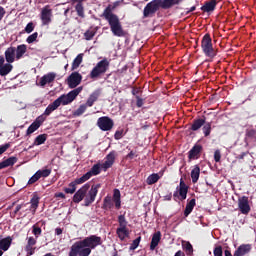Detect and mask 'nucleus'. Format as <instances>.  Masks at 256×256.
Listing matches in <instances>:
<instances>
[{
    "label": "nucleus",
    "mask_w": 256,
    "mask_h": 256,
    "mask_svg": "<svg viewBox=\"0 0 256 256\" xmlns=\"http://www.w3.org/2000/svg\"><path fill=\"white\" fill-rule=\"evenodd\" d=\"M99 245H103L100 236L90 235L83 240L76 241L71 247L68 256H89L92 249H97Z\"/></svg>",
    "instance_id": "1"
},
{
    "label": "nucleus",
    "mask_w": 256,
    "mask_h": 256,
    "mask_svg": "<svg viewBox=\"0 0 256 256\" xmlns=\"http://www.w3.org/2000/svg\"><path fill=\"white\" fill-rule=\"evenodd\" d=\"M115 11V8L113 7V4H109L101 14V17H103L109 27L112 35L114 37H125L127 35V32L123 29V24H121V20L119 19V16L117 14L113 13Z\"/></svg>",
    "instance_id": "2"
},
{
    "label": "nucleus",
    "mask_w": 256,
    "mask_h": 256,
    "mask_svg": "<svg viewBox=\"0 0 256 256\" xmlns=\"http://www.w3.org/2000/svg\"><path fill=\"white\" fill-rule=\"evenodd\" d=\"M181 2H183V0H152L144 7L143 18L147 19V17H155V14L160 9H171V7L179 5Z\"/></svg>",
    "instance_id": "3"
},
{
    "label": "nucleus",
    "mask_w": 256,
    "mask_h": 256,
    "mask_svg": "<svg viewBox=\"0 0 256 256\" xmlns=\"http://www.w3.org/2000/svg\"><path fill=\"white\" fill-rule=\"evenodd\" d=\"M114 205L115 209H121V191H119V189H114L112 197L107 195L103 199L102 209L104 211H110V209H113Z\"/></svg>",
    "instance_id": "4"
},
{
    "label": "nucleus",
    "mask_w": 256,
    "mask_h": 256,
    "mask_svg": "<svg viewBox=\"0 0 256 256\" xmlns=\"http://www.w3.org/2000/svg\"><path fill=\"white\" fill-rule=\"evenodd\" d=\"M201 49L205 57L209 59H215L217 57V50L213 47V39H211V34L206 33L201 40Z\"/></svg>",
    "instance_id": "5"
},
{
    "label": "nucleus",
    "mask_w": 256,
    "mask_h": 256,
    "mask_svg": "<svg viewBox=\"0 0 256 256\" xmlns=\"http://www.w3.org/2000/svg\"><path fill=\"white\" fill-rule=\"evenodd\" d=\"M109 60L107 58L102 59L99 61L96 66L90 72V79H99L102 75H105L107 71H109Z\"/></svg>",
    "instance_id": "6"
},
{
    "label": "nucleus",
    "mask_w": 256,
    "mask_h": 256,
    "mask_svg": "<svg viewBox=\"0 0 256 256\" xmlns=\"http://www.w3.org/2000/svg\"><path fill=\"white\" fill-rule=\"evenodd\" d=\"M83 91V86L75 88L74 90L70 91L68 94H63L56 99L57 104L61 107V105H69V103H73L79 93Z\"/></svg>",
    "instance_id": "7"
},
{
    "label": "nucleus",
    "mask_w": 256,
    "mask_h": 256,
    "mask_svg": "<svg viewBox=\"0 0 256 256\" xmlns=\"http://www.w3.org/2000/svg\"><path fill=\"white\" fill-rule=\"evenodd\" d=\"M99 189H101V184H93L91 188L88 189L84 197V207H90L93 205V203H95Z\"/></svg>",
    "instance_id": "8"
},
{
    "label": "nucleus",
    "mask_w": 256,
    "mask_h": 256,
    "mask_svg": "<svg viewBox=\"0 0 256 256\" xmlns=\"http://www.w3.org/2000/svg\"><path fill=\"white\" fill-rule=\"evenodd\" d=\"M119 227L116 229V234L118 235L120 241H125L129 237V229L127 228V219L125 215L118 216Z\"/></svg>",
    "instance_id": "9"
},
{
    "label": "nucleus",
    "mask_w": 256,
    "mask_h": 256,
    "mask_svg": "<svg viewBox=\"0 0 256 256\" xmlns=\"http://www.w3.org/2000/svg\"><path fill=\"white\" fill-rule=\"evenodd\" d=\"M187 193H189V186H187L183 178H181L179 187H177V190L173 193L174 201H177V199L185 201V199H187Z\"/></svg>",
    "instance_id": "10"
},
{
    "label": "nucleus",
    "mask_w": 256,
    "mask_h": 256,
    "mask_svg": "<svg viewBox=\"0 0 256 256\" xmlns=\"http://www.w3.org/2000/svg\"><path fill=\"white\" fill-rule=\"evenodd\" d=\"M113 125H115V123L109 116H102L98 118L97 126L101 131H111L113 129Z\"/></svg>",
    "instance_id": "11"
},
{
    "label": "nucleus",
    "mask_w": 256,
    "mask_h": 256,
    "mask_svg": "<svg viewBox=\"0 0 256 256\" xmlns=\"http://www.w3.org/2000/svg\"><path fill=\"white\" fill-rule=\"evenodd\" d=\"M53 17V9H51L50 5H46L42 8L40 13V19L42 21V25H49L52 21Z\"/></svg>",
    "instance_id": "12"
},
{
    "label": "nucleus",
    "mask_w": 256,
    "mask_h": 256,
    "mask_svg": "<svg viewBox=\"0 0 256 256\" xmlns=\"http://www.w3.org/2000/svg\"><path fill=\"white\" fill-rule=\"evenodd\" d=\"M83 76L79 72H72L67 78V85L70 89H75L78 85H81Z\"/></svg>",
    "instance_id": "13"
},
{
    "label": "nucleus",
    "mask_w": 256,
    "mask_h": 256,
    "mask_svg": "<svg viewBox=\"0 0 256 256\" xmlns=\"http://www.w3.org/2000/svg\"><path fill=\"white\" fill-rule=\"evenodd\" d=\"M89 189H91V184H84L78 191L75 192L72 198L73 203H81V201L85 199V196L87 195V191H89Z\"/></svg>",
    "instance_id": "14"
},
{
    "label": "nucleus",
    "mask_w": 256,
    "mask_h": 256,
    "mask_svg": "<svg viewBox=\"0 0 256 256\" xmlns=\"http://www.w3.org/2000/svg\"><path fill=\"white\" fill-rule=\"evenodd\" d=\"M238 208L242 215H249L251 206L249 205V197L242 196L238 198Z\"/></svg>",
    "instance_id": "15"
},
{
    "label": "nucleus",
    "mask_w": 256,
    "mask_h": 256,
    "mask_svg": "<svg viewBox=\"0 0 256 256\" xmlns=\"http://www.w3.org/2000/svg\"><path fill=\"white\" fill-rule=\"evenodd\" d=\"M201 151H203V146L201 144H195L188 152V161H195L201 157Z\"/></svg>",
    "instance_id": "16"
},
{
    "label": "nucleus",
    "mask_w": 256,
    "mask_h": 256,
    "mask_svg": "<svg viewBox=\"0 0 256 256\" xmlns=\"http://www.w3.org/2000/svg\"><path fill=\"white\" fill-rule=\"evenodd\" d=\"M45 121H46L45 116H38L35 119V121L28 127L26 131V135H31L35 133V131H37V129H39V127H41L43 123H45Z\"/></svg>",
    "instance_id": "17"
},
{
    "label": "nucleus",
    "mask_w": 256,
    "mask_h": 256,
    "mask_svg": "<svg viewBox=\"0 0 256 256\" xmlns=\"http://www.w3.org/2000/svg\"><path fill=\"white\" fill-rule=\"evenodd\" d=\"M87 0H71L72 5H75V11L78 15V17H81V19H85V7L83 6V3H85Z\"/></svg>",
    "instance_id": "18"
},
{
    "label": "nucleus",
    "mask_w": 256,
    "mask_h": 256,
    "mask_svg": "<svg viewBox=\"0 0 256 256\" xmlns=\"http://www.w3.org/2000/svg\"><path fill=\"white\" fill-rule=\"evenodd\" d=\"M56 77H57V74L55 72H49L46 75L41 77L39 84L41 87H45V85L49 83H53Z\"/></svg>",
    "instance_id": "19"
},
{
    "label": "nucleus",
    "mask_w": 256,
    "mask_h": 256,
    "mask_svg": "<svg viewBox=\"0 0 256 256\" xmlns=\"http://www.w3.org/2000/svg\"><path fill=\"white\" fill-rule=\"evenodd\" d=\"M251 244H241L234 252V256H245L251 253Z\"/></svg>",
    "instance_id": "20"
},
{
    "label": "nucleus",
    "mask_w": 256,
    "mask_h": 256,
    "mask_svg": "<svg viewBox=\"0 0 256 256\" xmlns=\"http://www.w3.org/2000/svg\"><path fill=\"white\" fill-rule=\"evenodd\" d=\"M217 8V0L206 1L204 5L200 8L203 13H213Z\"/></svg>",
    "instance_id": "21"
},
{
    "label": "nucleus",
    "mask_w": 256,
    "mask_h": 256,
    "mask_svg": "<svg viewBox=\"0 0 256 256\" xmlns=\"http://www.w3.org/2000/svg\"><path fill=\"white\" fill-rule=\"evenodd\" d=\"M159 243H161V231H157L152 235V239L150 242V251H155Z\"/></svg>",
    "instance_id": "22"
},
{
    "label": "nucleus",
    "mask_w": 256,
    "mask_h": 256,
    "mask_svg": "<svg viewBox=\"0 0 256 256\" xmlns=\"http://www.w3.org/2000/svg\"><path fill=\"white\" fill-rule=\"evenodd\" d=\"M206 117L202 116V118H196L193 120L191 125V131H199L201 127L205 125Z\"/></svg>",
    "instance_id": "23"
},
{
    "label": "nucleus",
    "mask_w": 256,
    "mask_h": 256,
    "mask_svg": "<svg viewBox=\"0 0 256 256\" xmlns=\"http://www.w3.org/2000/svg\"><path fill=\"white\" fill-rule=\"evenodd\" d=\"M59 104L57 103V100H54L53 103L49 104L47 108L45 109L44 113L41 114L40 116H44L46 119L53 113V111H57L59 109Z\"/></svg>",
    "instance_id": "24"
},
{
    "label": "nucleus",
    "mask_w": 256,
    "mask_h": 256,
    "mask_svg": "<svg viewBox=\"0 0 256 256\" xmlns=\"http://www.w3.org/2000/svg\"><path fill=\"white\" fill-rule=\"evenodd\" d=\"M15 47H9L5 51V59L7 63H14L15 62Z\"/></svg>",
    "instance_id": "25"
},
{
    "label": "nucleus",
    "mask_w": 256,
    "mask_h": 256,
    "mask_svg": "<svg viewBox=\"0 0 256 256\" xmlns=\"http://www.w3.org/2000/svg\"><path fill=\"white\" fill-rule=\"evenodd\" d=\"M11 243H13V238H11V236L1 239L0 240V250L1 251H9V248L11 247Z\"/></svg>",
    "instance_id": "26"
},
{
    "label": "nucleus",
    "mask_w": 256,
    "mask_h": 256,
    "mask_svg": "<svg viewBox=\"0 0 256 256\" xmlns=\"http://www.w3.org/2000/svg\"><path fill=\"white\" fill-rule=\"evenodd\" d=\"M245 143H256V130L255 129L246 130Z\"/></svg>",
    "instance_id": "27"
},
{
    "label": "nucleus",
    "mask_w": 256,
    "mask_h": 256,
    "mask_svg": "<svg viewBox=\"0 0 256 256\" xmlns=\"http://www.w3.org/2000/svg\"><path fill=\"white\" fill-rule=\"evenodd\" d=\"M39 199H40L39 195H37V193H34L30 200V203H31L30 210L33 215H35L37 208L39 207Z\"/></svg>",
    "instance_id": "28"
},
{
    "label": "nucleus",
    "mask_w": 256,
    "mask_h": 256,
    "mask_svg": "<svg viewBox=\"0 0 256 256\" xmlns=\"http://www.w3.org/2000/svg\"><path fill=\"white\" fill-rule=\"evenodd\" d=\"M196 200L195 198H192L187 204L186 208L184 210V217H189L191 213H193V209H195Z\"/></svg>",
    "instance_id": "29"
},
{
    "label": "nucleus",
    "mask_w": 256,
    "mask_h": 256,
    "mask_svg": "<svg viewBox=\"0 0 256 256\" xmlns=\"http://www.w3.org/2000/svg\"><path fill=\"white\" fill-rule=\"evenodd\" d=\"M200 175H201V168L199 167V165H195L194 168L191 170L192 183H197V181H199Z\"/></svg>",
    "instance_id": "30"
},
{
    "label": "nucleus",
    "mask_w": 256,
    "mask_h": 256,
    "mask_svg": "<svg viewBox=\"0 0 256 256\" xmlns=\"http://www.w3.org/2000/svg\"><path fill=\"white\" fill-rule=\"evenodd\" d=\"M13 71V65L11 63H6L2 67H0V75L1 77H5L9 75V73Z\"/></svg>",
    "instance_id": "31"
},
{
    "label": "nucleus",
    "mask_w": 256,
    "mask_h": 256,
    "mask_svg": "<svg viewBox=\"0 0 256 256\" xmlns=\"http://www.w3.org/2000/svg\"><path fill=\"white\" fill-rule=\"evenodd\" d=\"M182 249L187 256L193 255V245L189 241H182Z\"/></svg>",
    "instance_id": "32"
},
{
    "label": "nucleus",
    "mask_w": 256,
    "mask_h": 256,
    "mask_svg": "<svg viewBox=\"0 0 256 256\" xmlns=\"http://www.w3.org/2000/svg\"><path fill=\"white\" fill-rule=\"evenodd\" d=\"M15 52H16V59H21V57H23V55L27 53V45L25 44L18 45Z\"/></svg>",
    "instance_id": "33"
},
{
    "label": "nucleus",
    "mask_w": 256,
    "mask_h": 256,
    "mask_svg": "<svg viewBox=\"0 0 256 256\" xmlns=\"http://www.w3.org/2000/svg\"><path fill=\"white\" fill-rule=\"evenodd\" d=\"M81 63H83V54H78L72 62L71 71L79 69V65H81Z\"/></svg>",
    "instance_id": "34"
},
{
    "label": "nucleus",
    "mask_w": 256,
    "mask_h": 256,
    "mask_svg": "<svg viewBox=\"0 0 256 256\" xmlns=\"http://www.w3.org/2000/svg\"><path fill=\"white\" fill-rule=\"evenodd\" d=\"M161 179V176H159L157 173H153L149 175L146 179L147 185H155Z\"/></svg>",
    "instance_id": "35"
},
{
    "label": "nucleus",
    "mask_w": 256,
    "mask_h": 256,
    "mask_svg": "<svg viewBox=\"0 0 256 256\" xmlns=\"http://www.w3.org/2000/svg\"><path fill=\"white\" fill-rule=\"evenodd\" d=\"M97 99H99V93L94 92L89 96L86 104H84V105H86V107H93V105L95 104V101H97Z\"/></svg>",
    "instance_id": "36"
},
{
    "label": "nucleus",
    "mask_w": 256,
    "mask_h": 256,
    "mask_svg": "<svg viewBox=\"0 0 256 256\" xmlns=\"http://www.w3.org/2000/svg\"><path fill=\"white\" fill-rule=\"evenodd\" d=\"M95 35H97V28H90L84 33V38L86 41H91Z\"/></svg>",
    "instance_id": "37"
},
{
    "label": "nucleus",
    "mask_w": 256,
    "mask_h": 256,
    "mask_svg": "<svg viewBox=\"0 0 256 256\" xmlns=\"http://www.w3.org/2000/svg\"><path fill=\"white\" fill-rule=\"evenodd\" d=\"M101 173V164H94L90 171H88L86 174H90V178L94 175H99Z\"/></svg>",
    "instance_id": "38"
},
{
    "label": "nucleus",
    "mask_w": 256,
    "mask_h": 256,
    "mask_svg": "<svg viewBox=\"0 0 256 256\" xmlns=\"http://www.w3.org/2000/svg\"><path fill=\"white\" fill-rule=\"evenodd\" d=\"M45 141H47V134H40L35 138L33 145H43Z\"/></svg>",
    "instance_id": "39"
},
{
    "label": "nucleus",
    "mask_w": 256,
    "mask_h": 256,
    "mask_svg": "<svg viewBox=\"0 0 256 256\" xmlns=\"http://www.w3.org/2000/svg\"><path fill=\"white\" fill-rule=\"evenodd\" d=\"M91 179V174H84L82 177L75 179L73 182L75 185H83L86 181Z\"/></svg>",
    "instance_id": "40"
},
{
    "label": "nucleus",
    "mask_w": 256,
    "mask_h": 256,
    "mask_svg": "<svg viewBox=\"0 0 256 256\" xmlns=\"http://www.w3.org/2000/svg\"><path fill=\"white\" fill-rule=\"evenodd\" d=\"M77 191V185L72 181L69 185L68 188L64 189V192L70 195H73Z\"/></svg>",
    "instance_id": "41"
},
{
    "label": "nucleus",
    "mask_w": 256,
    "mask_h": 256,
    "mask_svg": "<svg viewBox=\"0 0 256 256\" xmlns=\"http://www.w3.org/2000/svg\"><path fill=\"white\" fill-rule=\"evenodd\" d=\"M32 233L36 239H39L41 233H43V230L37 224H34L32 226Z\"/></svg>",
    "instance_id": "42"
},
{
    "label": "nucleus",
    "mask_w": 256,
    "mask_h": 256,
    "mask_svg": "<svg viewBox=\"0 0 256 256\" xmlns=\"http://www.w3.org/2000/svg\"><path fill=\"white\" fill-rule=\"evenodd\" d=\"M202 131L204 136L209 137V135H211V122H205Z\"/></svg>",
    "instance_id": "43"
},
{
    "label": "nucleus",
    "mask_w": 256,
    "mask_h": 256,
    "mask_svg": "<svg viewBox=\"0 0 256 256\" xmlns=\"http://www.w3.org/2000/svg\"><path fill=\"white\" fill-rule=\"evenodd\" d=\"M51 168H46V169H42V170H38L36 173H38V176L40 177H49V175H51Z\"/></svg>",
    "instance_id": "44"
},
{
    "label": "nucleus",
    "mask_w": 256,
    "mask_h": 256,
    "mask_svg": "<svg viewBox=\"0 0 256 256\" xmlns=\"http://www.w3.org/2000/svg\"><path fill=\"white\" fill-rule=\"evenodd\" d=\"M15 163H17V157L15 156L9 157L6 160H4V165L6 167H13Z\"/></svg>",
    "instance_id": "45"
},
{
    "label": "nucleus",
    "mask_w": 256,
    "mask_h": 256,
    "mask_svg": "<svg viewBox=\"0 0 256 256\" xmlns=\"http://www.w3.org/2000/svg\"><path fill=\"white\" fill-rule=\"evenodd\" d=\"M85 111H87V105L82 104L78 107V109L74 112V115L76 117H81V115H83V113H85Z\"/></svg>",
    "instance_id": "46"
},
{
    "label": "nucleus",
    "mask_w": 256,
    "mask_h": 256,
    "mask_svg": "<svg viewBox=\"0 0 256 256\" xmlns=\"http://www.w3.org/2000/svg\"><path fill=\"white\" fill-rule=\"evenodd\" d=\"M117 157V152L115 150L111 151L107 156H106V161L109 163H115V159Z\"/></svg>",
    "instance_id": "47"
},
{
    "label": "nucleus",
    "mask_w": 256,
    "mask_h": 256,
    "mask_svg": "<svg viewBox=\"0 0 256 256\" xmlns=\"http://www.w3.org/2000/svg\"><path fill=\"white\" fill-rule=\"evenodd\" d=\"M37 37H39V33L34 32L27 37L26 42L28 43V45H31V43H35V41H37Z\"/></svg>",
    "instance_id": "48"
},
{
    "label": "nucleus",
    "mask_w": 256,
    "mask_h": 256,
    "mask_svg": "<svg viewBox=\"0 0 256 256\" xmlns=\"http://www.w3.org/2000/svg\"><path fill=\"white\" fill-rule=\"evenodd\" d=\"M139 243H141V236H139L138 238L133 240V242L131 243V245L129 247V250L135 251V249H137V247H139Z\"/></svg>",
    "instance_id": "49"
},
{
    "label": "nucleus",
    "mask_w": 256,
    "mask_h": 256,
    "mask_svg": "<svg viewBox=\"0 0 256 256\" xmlns=\"http://www.w3.org/2000/svg\"><path fill=\"white\" fill-rule=\"evenodd\" d=\"M40 176L39 174L36 172L29 180H28V183L27 185H34V183H37V181H39Z\"/></svg>",
    "instance_id": "50"
},
{
    "label": "nucleus",
    "mask_w": 256,
    "mask_h": 256,
    "mask_svg": "<svg viewBox=\"0 0 256 256\" xmlns=\"http://www.w3.org/2000/svg\"><path fill=\"white\" fill-rule=\"evenodd\" d=\"M25 33H33L35 31V24L33 22H29L24 28Z\"/></svg>",
    "instance_id": "51"
},
{
    "label": "nucleus",
    "mask_w": 256,
    "mask_h": 256,
    "mask_svg": "<svg viewBox=\"0 0 256 256\" xmlns=\"http://www.w3.org/2000/svg\"><path fill=\"white\" fill-rule=\"evenodd\" d=\"M213 253H214V256H223V246L221 245L215 246Z\"/></svg>",
    "instance_id": "52"
},
{
    "label": "nucleus",
    "mask_w": 256,
    "mask_h": 256,
    "mask_svg": "<svg viewBox=\"0 0 256 256\" xmlns=\"http://www.w3.org/2000/svg\"><path fill=\"white\" fill-rule=\"evenodd\" d=\"M30 247H34V245H37V238H34L33 236L28 237L27 244Z\"/></svg>",
    "instance_id": "53"
},
{
    "label": "nucleus",
    "mask_w": 256,
    "mask_h": 256,
    "mask_svg": "<svg viewBox=\"0 0 256 256\" xmlns=\"http://www.w3.org/2000/svg\"><path fill=\"white\" fill-rule=\"evenodd\" d=\"M25 251H26L27 255H29V256L34 255L35 254V247L26 245Z\"/></svg>",
    "instance_id": "54"
},
{
    "label": "nucleus",
    "mask_w": 256,
    "mask_h": 256,
    "mask_svg": "<svg viewBox=\"0 0 256 256\" xmlns=\"http://www.w3.org/2000/svg\"><path fill=\"white\" fill-rule=\"evenodd\" d=\"M214 161L219 163L221 161V150H215L214 152Z\"/></svg>",
    "instance_id": "55"
},
{
    "label": "nucleus",
    "mask_w": 256,
    "mask_h": 256,
    "mask_svg": "<svg viewBox=\"0 0 256 256\" xmlns=\"http://www.w3.org/2000/svg\"><path fill=\"white\" fill-rule=\"evenodd\" d=\"M10 147H11L10 143L0 145V155H3V153H5V151H7V149H9Z\"/></svg>",
    "instance_id": "56"
},
{
    "label": "nucleus",
    "mask_w": 256,
    "mask_h": 256,
    "mask_svg": "<svg viewBox=\"0 0 256 256\" xmlns=\"http://www.w3.org/2000/svg\"><path fill=\"white\" fill-rule=\"evenodd\" d=\"M114 139H116V141L123 139V130H117L114 134Z\"/></svg>",
    "instance_id": "57"
},
{
    "label": "nucleus",
    "mask_w": 256,
    "mask_h": 256,
    "mask_svg": "<svg viewBox=\"0 0 256 256\" xmlns=\"http://www.w3.org/2000/svg\"><path fill=\"white\" fill-rule=\"evenodd\" d=\"M111 167H113V163L108 162L107 160L102 164V169H104V171L111 169Z\"/></svg>",
    "instance_id": "58"
},
{
    "label": "nucleus",
    "mask_w": 256,
    "mask_h": 256,
    "mask_svg": "<svg viewBox=\"0 0 256 256\" xmlns=\"http://www.w3.org/2000/svg\"><path fill=\"white\" fill-rule=\"evenodd\" d=\"M136 99H137L136 106L139 108L143 107V99L139 96H136Z\"/></svg>",
    "instance_id": "59"
},
{
    "label": "nucleus",
    "mask_w": 256,
    "mask_h": 256,
    "mask_svg": "<svg viewBox=\"0 0 256 256\" xmlns=\"http://www.w3.org/2000/svg\"><path fill=\"white\" fill-rule=\"evenodd\" d=\"M6 13H7V11H5V8H3V6H0V21L3 20Z\"/></svg>",
    "instance_id": "60"
},
{
    "label": "nucleus",
    "mask_w": 256,
    "mask_h": 256,
    "mask_svg": "<svg viewBox=\"0 0 256 256\" xmlns=\"http://www.w3.org/2000/svg\"><path fill=\"white\" fill-rule=\"evenodd\" d=\"M135 157H137V155L134 151H130V153L126 155V159H135Z\"/></svg>",
    "instance_id": "61"
},
{
    "label": "nucleus",
    "mask_w": 256,
    "mask_h": 256,
    "mask_svg": "<svg viewBox=\"0 0 256 256\" xmlns=\"http://www.w3.org/2000/svg\"><path fill=\"white\" fill-rule=\"evenodd\" d=\"M23 208V204H18L14 210V216L17 215V213H19L21 211V209Z\"/></svg>",
    "instance_id": "62"
},
{
    "label": "nucleus",
    "mask_w": 256,
    "mask_h": 256,
    "mask_svg": "<svg viewBox=\"0 0 256 256\" xmlns=\"http://www.w3.org/2000/svg\"><path fill=\"white\" fill-rule=\"evenodd\" d=\"M171 199H173V194L171 192L164 196V201H171Z\"/></svg>",
    "instance_id": "63"
},
{
    "label": "nucleus",
    "mask_w": 256,
    "mask_h": 256,
    "mask_svg": "<svg viewBox=\"0 0 256 256\" xmlns=\"http://www.w3.org/2000/svg\"><path fill=\"white\" fill-rule=\"evenodd\" d=\"M55 235H63V229L62 228H56L55 229Z\"/></svg>",
    "instance_id": "64"
}]
</instances>
